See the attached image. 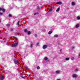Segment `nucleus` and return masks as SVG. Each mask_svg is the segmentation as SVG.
Wrapping results in <instances>:
<instances>
[{
    "instance_id": "1",
    "label": "nucleus",
    "mask_w": 80,
    "mask_h": 80,
    "mask_svg": "<svg viewBox=\"0 0 80 80\" xmlns=\"http://www.w3.org/2000/svg\"><path fill=\"white\" fill-rule=\"evenodd\" d=\"M14 62L15 64H18L20 63V61L17 59H14Z\"/></svg>"
},
{
    "instance_id": "2",
    "label": "nucleus",
    "mask_w": 80,
    "mask_h": 80,
    "mask_svg": "<svg viewBox=\"0 0 80 80\" xmlns=\"http://www.w3.org/2000/svg\"><path fill=\"white\" fill-rule=\"evenodd\" d=\"M18 45V43L16 42L15 43H14V44H12L11 45V46L15 47H16V46H17Z\"/></svg>"
},
{
    "instance_id": "3",
    "label": "nucleus",
    "mask_w": 80,
    "mask_h": 80,
    "mask_svg": "<svg viewBox=\"0 0 80 80\" xmlns=\"http://www.w3.org/2000/svg\"><path fill=\"white\" fill-rule=\"evenodd\" d=\"M47 45H44L43 46L42 48L43 49H45V48H47Z\"/></svg>"
},
{
    "instance_id": "4",
    "label": "nucleus",
    "mask_w": 80,
    "mask_h": 80,
    "mask_svg": "<svg viewBox=\"0 0 80 80\" xmlns=\"http://www.w3.org/2000/svg\"><path fill=\"white\" fill-rule=\"evenodd\" d=\"M24 32H25V33H27L28 32V30L27 29H24Z\"/></svg>"
},
{
    "instance_id": "5",
    "label": "nucleus",
    "mask_w": 80,
    "mask_h": 80,
    "mask_svg": "<svg viewBox=\"0 0 80 80\" xmlns=\"http://www.w3.org/2000/svg\"><path fill=\"white\" fill-rule=\"evenodd\" d=\"M62 2H56L57 4H59V5H61L62 4Z\"/></svg>"
},
{
    "instance_id": "6",
    "label": "nucleus",
    "mask_w": 80,
    "mask_h": 80,
    "mask_svg": "<svg viewBox=\"0 0 80 80\" xmlns=\"http://www.w3.org/2000/svg\"><path fill=\"white\" fill-rule=\"evenodd\" d=\"M4 79V77L2 76H0V80H2Z\"/></svg>"
},
{
    "instance_id": "7",
    "label": "nucleus",
    "mask_w": 80,
    "mask_h": 80,
    "mask_svg": "<svg viewBox=\"0 0 80 80\" xmlns=\"http://www.w3.org/2000/svg\"><path fill=\"white\" fill-rule=\"evenodd\" d=\"M77 75L76 74H74L73 76V78H74V77H77Z\"/></svg>"
},
{
    "instance_id": "8",
    "label": "nucleus",
    "mask_w": 80,
    "mask_h": 80,
    "mask_svg": "<svg viewBox=\"0 0 80 80\" xmlns=\"http://www.w3.org/2000/svg\"><path fill=\"white\" fill-rule=\"evenodd\" d=\"M2 11H3V12H5V9L4 8H2Z\"/></svg>"
},
{
    "instance_id": "9",
    "label": "nucleus",
    "mask_w": 80,
    "mask_h": 80,
    "mask_svg": "<svg viewBox=\"0 0 80 80\" xmlns=\"http://www.w3.org/2000/svg\"><path fill=\"white\" fill-rule=\"evenodd\" d=\"M52 10H53V9L51 8L49 10L48 12H52Z\"/></svg>"
},
{
    "instance_id": "10",
    "label": "nucleus",
    "mask_w": 80,
    "mask_h": 80,
    "mask_svg": "<svg viewBox=\"0 0 80 80\" xmlns=\"http://www.w3.org/2000/svg\"><path fill=\"white\" fill-rule=\"evenodd\" d=\"M12 38H15V39H16V40L17 41H18V39L17 38H16V37H13Z\"/></svg>"
},
{
    "instance_id": "11",
    "label": "nucleus",
    "mask_w": 80,
    "mask_h": 80,
    "mask_svg": "<svg viewBox=\"0 0 80 80\" xmlns=\"http://www.w3.org/2000/svg\"><path fill=\"white\" fill-rule=\"evenodd\" d=\"M44 60H48V58L47 57H45L44 58Z\"/></svg>"
},
{
    "instance_id": "12",
    "label": "nucleus",
    "mask_w": 80,
    "mask_h": 80,
    "mask_svg": "<svg viewBox=\"0 0 80 80\" xmlns=\"http://www.w3.org/2000/svg\"><path fill=\"white\" fill-rule=\"evenodd\" d=\"M60 10V8H58L56 10V12H58Z\"/></svg>"
},
{
    "instance_id": "13",
    "label": "nucleus",
    "mask_w": 80,
    "mask_h": 80,
    "mask_svg": "<svg viewBox=\"0 0 80 80\" xmlns=\"http://www.w3.org/2000/svg\"><path fill=\"white\" fill-rule=\"evenodd\" d=\"M72 5H75V2H72Z\"/></svg>"
},
{
    "instance_id": "14",
    "label": "nucleus",
    "mask_w": 80,
    "mask_h": 80,
    "mask_svg": "<svg viewBox=\"0 0 80 80\" xmlns=\"http://www.w3.org/2000/svg\"><path fill=\"white\" fill-rule=\"evenodd\" d=\"M20 21H19L17 23V25L18 26L19 25V24H20Z\"/></svg>"
},
{
    "instance_id": "15",
    "label": "nucleus",
    "mask_w": 80,
    "mask_h": 80,
    "mask_svg": "<svg viewBox=\"0 0 80 80\" xmlns=\"http://www.w3.org/2000/svg\"><path fill=\"white\" fill-rule=\"evenodd\" d=\"M52 33V31H50L48 32V34H51Z\"/></svg>"
},
{
    "instance_id": "16",
    "label": "nucleus",
    "mask_w": 80,
    "mask_h": 80,
    "mask_svg": "<svg viewBox=\"0 0 80 80\" xmlns=\"http://www.w3.org/2000/svg\"><path fill=\"white\" fill-rule=\"evenodd\" d=\"M37 68L38 70H40V67L39 66H38Z\"/></svg>"
},
{
    "instance_id": "17",
    "label": "nucleus",
    "mask_w": 80,
    "mask_h": 80,
    "mask_svg": "<svg viewBox=\"0 0 80 80\" xmlns=\"http://www.w3.org/2000/svg\"><path fill=\"white\" fill-rule=\"evenodd\" d=\"M58 35H57V34H55V35H54V37H58Z\"/></svg>"
},
{
    "instance_id": "18",
    "label": "nucleus",
    "mask_w": 80,
    "mask_h": 80,
    "mask_svg": "<svg viewBox=\"0 0 80 80\" xmlns=\"http://www.w3.org/2000/svg\"><path fill=\"white\" fill-rule=\"evenodd\" d=\"M28 35H30L31 33V32H30V31H29L28 32Z\"/></svg>"
},
{
    "instance_id": "19",
    "label": "nucleus",
    "mask_w": 80,
    "mask_h": 80,
    "mask_svg": "<svg viewBox=\"0 0 80 80\" xmlns=\"http://www.w3.org/2000/svg\"><path fill=\"white\" fill-rule=\"evenodd\" d=\"M56 73H60V71H57L56 72Z\"/></svg>"
},
{
    "instance_id": "20",
    "label": "nucleus",
    "mask_w": 80,
    "mask_h": 80,
    "mask_svg": "<svg viewBox=\"0 0 80 80\" xmlns=\"http://www.w3.org/2000/svg\"><path fill=\"white\" fill-rule=\"evenodd\" d=\"M66 60H69V58H66Z\"/></svg>"
},
{
    "instance_id": "21",
    "label": "nucleus",
    "mask_w": 80,
    "mask_h": 80,
    "mask_svg": "<svg viewBox=\"0 0 80 80\" xmlns=\"http://www.w3.org/2000/svg\"><path fill=\"white\" fill-rule=\"evenodd\" d=\"M40 7H38V8H37L38 10H40Z\"/></svg>"
},
{
    "instance_id": "22",
    "label": "nucleus",
    "mask_w": 80,
    "mask_h": 80,
    "mask_svg": "<svg viewBox=\"0 0 80 80\" xmlns=\"http://www.w3.org/2000/svg\"><path fill=\"white\" fill-rule=\"evenodd\" d=\"M77 18H78V20H80V17L79 16Z\"/></svg>"
},
{
    "instance_id": "23",
    "label": "nucleus",
    "mask_w": 80,
    "mask_h": 80,
    "mask_svg": "<svg viewBox=\"0 0 80 80\" xmlns=\"http://www.w3.org/2000/svg\"><path fill=\"white\" fill-rule=\"evenodd\" d=\"M9 17H12V15L10 14L9 15Z\"/></svg>"
},
{
    "instance_id": "24",
    "label": "nucleus",
    "mask_w": 80,
    "mask_h": 80,
    "mask_svg": "<svg viewBox=\"0 0 80 80\" xmlns=\"http://www.w3.org/2000/svg\"><path fill=\"white\" fill-rule=\"evenodd\" d=\"M32 47H33V44H31L30 46V47H31V48H32Z\"/></svg>"
},
{
    "instance_id": "25",
    "label": "nucleus",
    "mask_w": 80,
    "mask_h": 80,
    "mask_svg": "<svg viewBox=\"0 0 80 80\" xmlns=\"http://www.w3.org/2000/svg\"><path fill=\"white\" fill-rule=\"evenodd\" d=\"M78 27H79V25H78V24H77V25L76 26V28H78Z\"/></svg>"
},
{
    "instance_id": "26",
    "label": "nucleus",
    "mask_w": 80,
    "mask_h": 80,
    "mask_svg": "<svg viewBox=\"0 0 80 80\" xmlns=\"http://www.w3.org/2000/svg\"><path fill=\"white\" fill-rule=\"evenodd\" d=\"M38 12H37L36 13H35L34 14V15H35L36 14L38 15Z\"/></svg>"
},
{
    "instance_id": "27",
    "label": "nucleus",
    "mask_w": 80,
    "mask_h": 80,
    "mask_svg": "<svg viewBox=\"0 0 80 80\" xmlns=\"http://www.w3.org/2000/svg\"><path fill=\"white\" fill-rule=\"evenodd\" d=\"M71 60H74V57L72 58Z\"/></svg>"
},
{
    "instance_id": "28",
    "label": "nucleus",
    "mask_w": 80,
    "mask_h": 80,
    "mask_svg": "<svg viewBox=\"0 0 80 80\" xmlns=\"http://www.w3.org/2000/svg\"><path fill=\"white\" fill-rule=\"evenodd\" d=\"M75 71H78V69L77 68L75 70Z\"/></svg>"
},
{
    "instance_id": "29",
    "label": "nucleus",
    "mask_w": 80,
    "mask_h": 80,
    "mask_svg": "<svg viewBox=\"0 0 80 80\" xmlns=\"http://www.w3.org/2000/svg\"><path fill=\"white\" fill-rule=\"evenodd\" d=\"M2 14H3V13H2V12H0V15H2Z\"/></svg>"
},
{
    "instance_id": "30",
    "label": "nucleus",
    "mask_w": 80,
    "mask_h": 80,
    "mask_svg": "<svg viewBox=\"0 0 80 80\" xmlns=\"http://www.w3.org/2000/svg\"><path fill=\"white\" fill-rule=\"evenodd\" d=\"M2 8H0V11H1V10H2Z\"/></svg>"
},
{
    "instance_id": "31",
    "label": "nucleus",
    "mask_w": 80,
    "mask_h": 80,
    "mask_svg": "<svg viewBox=\"0 0 80 80\" xmlns=\"http://www.w3.org/2000/svg\"><path fill=\"white\" fill-rule=\"evenodd\" d=\"M10 24L7 25V26H8V27L9 26H10Z\"/></svg>"
},
{
    "instance_id": "32",
    "label": "nucleus",
    "mask_w": 80,
    "mask_h": 80,
    "mask_svg": "<svg viewBox=\"0 0 80 80\" xmlns=\"http://www.w3.org/2000/svg\"><path fill=\"white\" fill-rule=\"evenodd\" d=\"M25 68H26V69H28V67H25Z\"/></svg>"
},
{
    "instance_id": "33",
    "label": "nucleus",
    "mask_w": 80,
    "mask_h": 80,
    "mask_svg": "<svg viewBox=\"0 0 80 80\" xmlns=\"http://www.w3.org/2000/svg\"><path fill=\"white\" fill-rule=\"evenodd\" d=\"M72 49H73L74 48V47H72Z\"/></svg>"
},
{
    "instance_id": "34",
    "label": "nucleus",
    "mask_w": 80,
    "mask_h": 80,
    "mask_svg": "<svg viewBox=\"0 0 80 80\" xmlns=\"http://www.w3.org/2000/svg\"><path fill=\"white\" fill-rule=\"evenodd\" d=\"M35 37H37V34H35Z\"/></svg>"
},
{
    "instance_id": "35",
    "label": "nucleus",
    "mask_w": 80,
    "mask_h": 80,
    "mask_svg": "<svg viewBox=\"0 0 80 80\" xmlns=\"http://www.w3.org/2000/svg\"><path fill=\"white\" fill-rule=\"evenodd\" d=\"M12 30H13V29H11V31H12Z\"/></svg>"
},
{
    "instance_id": "36",
    "label": "nucleus",
    "mask_w": 80,
    "mask_h": 80,
    "mask_svg": "<svg viewBox=\"0 0 80 80\" xmlns=\"http://www.w3.org/2000/svg\"><path fill=\"white\" fill-rule=\"evenodd\" d=\"M57 80H60V79H58Z\"/></svg>"
},
{
    "instance_id": "37",
    "label": "nucleus",
    "mask_w": 80,
    "mask_h": 80,
    "mask_svg": "<svg viewBox=\"0 0 80 80\" xmlns=\"http://www.w3.org/2000/svg\"><path fill=\"white\" fill-rule=\"evenodd\" d=\"M38 44H39V43H37V45H38Z\"/></svg>"
},
{
    "instance_id": "38",
    "label": "nucleus",
    "mask_w": 80,
    "mask_h": 80,
    "mask_svg": "<svg viewBox=\"0 0 80 80\" xmlns=\"http://www.w3.org/2000/svg\"><path fill=\"white\" fill-rule=\"evenodd\" d=\"M1 22V21H0V22Z\"/></svg>"
}]
</instances>
